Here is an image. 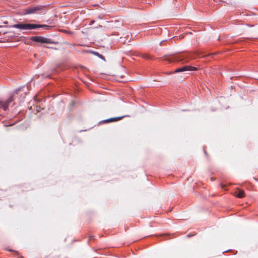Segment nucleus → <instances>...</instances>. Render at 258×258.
Instances as JSON below:
<instances>
[{
	"mask_svg": "<svg viewBox=\"0 0 258 258\" xmlns=\"http://www.w3.org/2000/svg\"><path fill=\"white\" fill-rule=\"evenodd\" d=\"M235 195L236 197L241 198H243L244 196V192L243 190L238 189L237 191H235Z\"/></svg>",
	"mask_w": 258,
	"mask_h": 258,
	"instance_id": "4",
	"label": "nucleus"
},
{
	"mask_svg": "<svg viewBox=\"0 0 258 258\" xmlns=\"http://www.w3.org/2000/svg\"><path fill=\"white\" fill-rule=\"evenodd\" d=\"M39 10L38 7H33L29 8L26 10L25 14H30L35 13L37 11Z\"/></svg>",
	"mask_w": 258,
	"mask_h": 258,
	"instance_id": "3",
	"label": "nucleus"
},
{
	"mask_svg": "<svg viewBox=\"0 0 258 258\" xmlns=\"http://www.w3.org/2000/svg\"><path fill=\"white\" fill-rule=\"evenodd\" d=\"M123 116L121 117H115V118H111L109 119H108L106 120V122H110V121H116L119 120H120L123 118Z\"/></svg>",
	"mask_w": 258,
	"mask_h": 258,
	"instance_id": "5",
	"label": "nucleus"
},
{
	"mask_svg": "<svg viewBox=\"0 0 258 258\" xmlns=\"http://www.w3.org/2000/svg\"><path fill=\"white\" fill-rule=\"evenodd\" d=\"M186 67H182L181 68H179V69H177L175 72H183V71H186Z\"/></svg>",
	"mask_w": 258,
	"mask_h": 258,
	"instance_id": "7",
	"label": "nucleus"
},
{
	"mask_svg": "<svg viewBox=\"0 0 258 258\" xmlns=\"http://www.w3.org/2000/svg\"><path fill=\"white\" fill-rule=\"evenodd\" d=\"M10 27L15 28L17 29H22V30H31L34 29L38 28H48V26L46 25H36V24H26V23H20L17 24H15L10 26Z\"/></svg>",
	"mask_w": 258,
	"mask_h": 258,
	"instance_id": "1",
	"label": "nucleus"
},
{
	"mask_svg": "<svg viewBox=\"0 0 258 258\" xmlns=\"http://www.w3.org/2000/svg\"><path fill=\"white\" fill-rule=\"evenodd\" d=\"M30 39L42 43H49V40L48 39L41 37V36H33L30 38Z\"/></svg>",
	"mask_w": 258,
	"mask_h": 258,
	"instance_id": "2",
	"label": "nucleus"
},
{
	"mask_svg": "<svg viewBox=\"0 0 258 258\" xmlns=\"http://www.w3.org/2000/svg\"><path fill=\"white\" fill-rule=\"evenodd\" d=\"M185 67L186 68V71H196V70H197V68L195 67H189V66H187V67Z\"/></svg>",
	"mask_w": 258,
	"mask_h": 258,
	"instance_id": "6",
	"label": "nucleus"
},
{
	"mask_svg": "<svg viewBox=\"0 0 258 258\" xmlns=\"http://www.w3.org/2000/svg\"><path fill=\"white\" fill-rule=\"evenodd\" d=\"M7 106H8V105H7V104H4V105H3V108H4V109L5 110H6V109H7Z\"/></svg>",
	"mask_w": 258,
	"mask_h": 258,
	"instance_id": "8",
	"label": "nucleus"
}]
</instances>
